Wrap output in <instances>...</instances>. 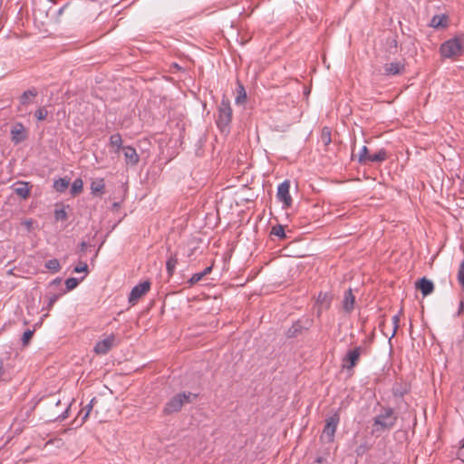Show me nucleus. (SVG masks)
<instances>
[{"label":"nucleus","instance_id":"32","mask_svg":"<svg viewBox=\"0 0 464 464\" xmlns=\"http://www.w3.org/2000/svg\"><path fill=\"white\" fill-rule=\"evenodd\" d=\"M85 273V276L88 274V265L85 262L80 261L77 266L73 268V273Z\"/></svg>","mask_w":464,"mask_h":464},{"label":"nucleus","instance_id":"31","mask_svg":"<svg viewBox=\"0 0 464 464\" xmlns=\"http://www.w3.org/2000/svg\"><path fill=\"white\" fill-rule=\"evenodd\" d=\"M34 335V331L33 330H26L24 334H23V336H22V343H23V346H27L29 344V343L31 342V339Z\"/></svg>","mask_w":464,"mask_h":464},{"label":"nucleus","instance_id":"40","mask_svg":"<svg viewBox=\"0 0 464 464\" xmlns=\"http://www.w3.org/2000/svg\"><path fill=\"white\" fill-rule=\"evenodd\" d=\"M48 299V304H47V307L50 308L51 306H53L54 304V303L56 302L57 300V295L55 294L50 295L47 297Z\"/></svg>","mask_w":464,"mask_h":464},{"label":"nucleus","instance_id":"23","mask_svg":"<svg viewBox=\"0 0 464 464\" xmlns=\"http://www.w3.org/2000/svg\"><path fill=\"white\" fill-rule=\"evenodd\" d=\"M177 264H178L177 256L171 255L166 262V268H167L169 276H173Z\"/></svg>","mask_w":464,"mask_h":464},{"label":"nucleus","instance_id":"22","mask_svg":"<svg viewBox=\"0 0 464 464\" xmlns=\"http://www.w3.org/2000/svg\"><path fill=\"white\" fill-rule=\"evenodd\" d=\"M110 145L115 147V152L118 153L120 150H122V138L120 133L112 134L110 138Z\"/></svg>","mask_w":464,"mask_h":464},{"label":"nucleus","instance_id":"28","mask_svg":"<svg viewBox=\"0 0 464 464\" xmlns=\"http://www.w3.org/2000/svg\"><path fill=\"white\" fill-rule=\"evenodd\" d=\"M246 100V93L244 86L238 82L237 95L236 97V103H243Z\"/></svg>","mask_w":464,"mask_h":464},{"label":"nucleus","instance_id":"35","mask_svg":"<svg viewBox=\"0 0 464 464\" xmlns=\"http://www.w3.org/2000/svg\"><path fill=\"white\" fill-rule=\"evenodd\" d=\"M47 113V110L42 107L35 111L34 116L38 121H43L46 118Z\"/></svg>","mask_w":464,"mask_h":464},{"label":"nucleus","instance_id":"53","mask_svg":"<svg viewBox=\"0 0 464 464\" xmlns=\"http://www.w3.org/2000/svg\"><path fill=\"white\" fill-rule=\"evenodd\" d=\"M56 284H58V278L53 279V280L51 282V285H56Z\"/></svg>","mask_w":464,"mask_h":464},{"label":"nucleus","instance_id":"10","mask_svg":"<svg viewBox=\"0 0 464 464\" xmlns=\"http://www.w3.org/2000/svg\"><path fill=\"white\" fill-rule=\"evenodd\" d=\"M116 337L111 334L105 339L98 342L94 346V352L97 354H106L113 346L116 345Z\"/></svg>","mask_w":464,"mask_h":464},{"label":"nucleus","instance_id":"26","mask_svg":"<svg viewBox=\"0 0 464 464\" xmlns=\"http://www.w3.org/2000/svg\"><path fill=\"white\" fill-rule=\"evenodd\" d=\"M271 236H276L279 237L280 239H285L286 237V235L285 233V227L282 225H276L272 227L270 231Z\"/></svg>","mask_w":464,"mask_h":464},{"label":"nucleus","instance_id":"34","mask_svg":"<svg viewBox=\"0 0 464 464\" xmlns=\"http://www.w3.org/2000/svg\"><path fill=\"white\" fill-rule=\"evenodd\" d=\"M458 281L461 285L462 289L464 290V260L460 263L459 267Z\"/></svg>","mask_w":464,"mask_h":464},{"label":"nucleus","instance_id":"13","mask_svg":"<svg viewBox=\"0 0 464 464\" xmlns=\"http://www.w3.org/2000/svg\"><path fill=\"white\" fill-rule=\"evenodd\" d=\"M125 162L130 166H136L139 163L140 157L136 151V150L131 146H124L122 147Z\"/></svg>","mask_w":464,"mask_h":464},{"label":"nucleus","instance_id":"47","mask_svg":"<svg viewBox=\"0 0 464 464\" xmlns=\"http://www.w3.org/2000/svg\"><path fill=\"white\" fill-rule=\"evenodd\" d=\"M70 5V3L67 2L66 4H64L62 7H60V11H59V14L60 15L63 13V11Z\"/></svg>","mask_w":464,"mask_h":464},{"label":"nucleus","instance_id":"42","mask_svg":"<svg viewBox=\"0 0 464 464\" xmlns=\"http://www.w3.org/2000/svg\"><path fill=\"white\" fill-rule=\"evenodd\" d=\"M70 410H71V404H69L67 409L62 414H60V421L64 420L65 419H67L69 417Z\"/></svg>","mask_w":464,"mask_h":464},{"label":"nucleus","instance_id":"4","mask_svg":"<svg viewBox=\"0 0 464 464\" xmlns=\"http://www.w3.org/2000/svg\"><path fill=\"white\" fill-rule=\"evenodd\" d=\"M440 53L445 58H455L462 54V43L459 38L446 41L440 46Z\"/></svg>","mask_w":464,"mask_h":464},{"label":"nucleus","instance_id":"27","mask_svg":"<svg viewBox=\"0 0 464 464\" xmlns=\"http://www.w3.org/2000/svg\"><path fill=\"white\" fill-rule=\"evenodd\" d=\"M82 186H83L82 180L81 179H76L72 184L71 194L72 196H76V195L80 194L82 190Z\"/></svg>","mask_w":464,"mask_h":464},{"label":"nucleus","instance_id":"5","mask_svg":"<svg viewBox=\"0 0 464 464\" xmlns=\"http://www.w3.org/2000/svg\"><path fill=\"white\" fill-rule=\"evenodd\" d=\"M340 421L339 413L336 411L325 420V425L321 435V440L333 442Z\"/></svg>","mask_w":464,"mask_h":464},{"label":"nucleus","instance_id":"12","mask_svg":"<svg viewBox=\"0 0 464 464\" xmlns=\"http://www.w3.org/2000/svg\"><path fill=\"white\" fill-rule=\"evenodd\" d=\"M404 71L405 64L402 62H392L383 65V74L387 76L401 74Z\"/></svg>","mask_w":464,"mask_h":464},{"label":"nucleus","instance_id":"37","mask_svg":"<svg viewBox=\"0 0 464 464\" xmlns=\"http://www.w3.org/2000/svg\"><path fill=\"white\" fill-rule=\"evenodd\" d=\"M46 267L48 269L54 270V271L58 270V260L57 259L49 260L46 263Z\"/></svg>","mask_w":464,"mask_h":464},{"label":"nucleus","instance_id":"49","mask_svg":"<svg viewBox=\"0 0 464 464\" xmlns=\"http://www.w3.org/2000/svg\"><path fill=\"white\" fill-rule=\"evenodd\" d=\"M58 186H59L58 179H54L53 180V188L58 190Z\"/></svg>","mask_w":464,"mask_h":464},{"label":"nucleus","instance_id":"29","mask_svg":"<svg viewBox=\"0 0 464 464\" xmlns=\"http://www.w3.org/2000/svg\"><path fill=\"white\" fill-rule=\"evenodd\" d=\"M91 189H92V194H94V195L98 194V193H102L103 189H104L103 180L101 179L98 181H93L91 185Z\"/></svg>","mask_w":464,"mask_h":464},{"label":"nucleus","instance_id":"51","mask_svg":"<svg viewBox=\"0 0 464 464\" xmlns=\"http://www.w3.org/2000/svg\"><path fill=\"white\" fill-rule=\"evenodd\" d=\"M53 215H54L55 219H58V208H54Z\"/></svg>","mask_w":464,"mask_h":464},{"label":"nucleus","instance_id":"30","mask_svg":"<svg viewBox=\"0 0 464 464\" xmlns=\"http://www.w3.org/2000/svg\"><path fill=\"white\" fill-rule=\"evenodd\" d=\"M401 314V310L400 311L399 314H397L392 316L393 330H392V334L390 336V339H392L396 334V333L398 331Z\"/></svg>","mask_w":464,"mask_h":464},{"label":"nucleus","instance_id":"54","mask_svg":"<svg viewBox=\"0 0 464 464\" xmlns=\"http://www.w3.org/2000/svg\"><path fill=\"white\" fill-rule=\"evenodd\" d=\"M3 374V363L0 362V376Z\"/></svg>","mask_w":464,"mask_h":464},{"label":"nucleus","instance_id":"8","mask_svg":"<svg viewBox=\"0 0 464 464\" xmlns=\"http://www.w3.org/2000/svg\"><path fill=\"white\" fill-rule=\"evenodd\" d=\"M362 351V349L361 346L349 350L343 359V368L347 370L353 369L360 360Z\"/></svg>","mask_w":464,"mask_h":464},{"label":"nucleus","instance_id":"41","mask_svg":"<svg viewBox=\"0 0 464 464\" xmlns=\"http://www.w3.org/2000/svg\"><path fill=\"white\" fill-rule=\"evenodd\" d=\"M458 458L464 462V440H462V444L458 451Z\"/></svg>","mask_w":464,"mask_h":464},{"label":"nucleus","instance_id":"16","mask_svg":"<svg viewBox=\"0 0 464 464\" xmlns=\"http://www.w3.org/2000/svg\"><path fill=\"white\" fill-rule=\"evenodd\" d=\"M30 188L28 182L18 181L13 186L14 192L20 198L26 199L30 195Z\"/></svg>","mask_w":464,"mask_h":464},{"label":"nucleus","instance_id":"7","mask_svg":"<svg viewBox=\"0 0 464 464\" xmlns=\"http://www.w3.org/2000/svg\"><path fill=\"white\" fill-rule=\"evenodd\" d=\"M312 324L308 319H299L295 322L286 332L287 338H295L301 335L304 331H307Z\"/></svg>","mask_w":464,"mask_h":464},{"label":"nucleus","instance_id":"38","mask_svg":"<svg viewBox=\"0 0 464 464\" xmlns=\"http://www.w3.org/2000/svg\"><path fill=\"white\" fill-rule=\"evenodd\" d=\"M21 225L27 230L30 231L33 228L34 220L33 219H26L24 220Z\"/></svg>","mask_w":464,"mask_h":464},{"label":"nucleus","instance_id":"6","mask_svg":"<svg viewBox=\"0 0 464 464\" xmlns=\"http://www.w3.org/2000/svg\"><path fill=\"white\" fill-rule=\"evenodd\" d=\"M290 189V181L285 180L282 182L277 188L276 197L279 201L283 203L284 208H288L291 207L293 199L289 192Z\"/></svg>","mask_w":464,"mask_h":464},{"label":"nucleus","instance_id":"9","mask_svg":"<svg viewBox=\"0 0 464 464\" xmlns=\"http://www.w3.org/2000/svg\"><path fill=\"white\" fill-rule=\"evenodd\" d=\"M150 289V282L144 281L135 285L129 295V303L134 304L141 296Z\"/></svg>","mask_w":464,"mask_h":464},{"label":"nucleus","instance_id":"3","mask_svg":"<svg viewBox=\"0 0 464 464\" xmlns=\"http://www.w3.org/2000/svg\"><path fill=\"white\" fill-rule=\"evenodd\" d=\"M232 121V109L230 106V102L228 99L223 98L219 107H218V115L217 119V125L221 130H224Z\"/></svg>","mask_w":464,"mask_h":464},{"label":"nucleus","instance_id":"36","mask_svg":"<svg viewBox=\"0 0 464 464\" xmlns=\"http://www.w3.org/2000/svg\"><path fill=\"white\" fill-rule=\"evenodd\" d=\"M369 450H370V447L365 442L363 444L359 445L356 448L355 452H356L357 456H363L364 454H366L368 452Z\"/></svg>","mask_w":464,"mask_h":464},{"label":"nucleus","instance_id":"24","mask_svg":"<svg viewBox=\"0 0 464 464\" xmlns=\"http://www.w3.org/2000/svg\"><path fill=\"white\" fill-rule=\"evenodd\" d=\"M320 139L322 143L325 146H328L332 142L331 129L329 127H324L322 129Z\"/></svg>","mask_w":464,"mask_h":464},{"label":"nucleus","instance_id":"17","mask_svg":"<svg viewBox=\"0 0 464 464\" xmlns=\"http://www.w3.org/2000/svg\"><path fill=\"white\" fill-rule=\"evenodd\" d=\"M355 304V296L353 294L352 289H348L345 291L343 300V310L350 314Z\"/></svg>","mask_w":464,"mask_h":464},{"label":"nucleus","instance_id":"20","mask_svg":"<svg viewBox=\"0 0 464 464\" xmlns=\"http://www.w3.org/2000/svg\"><path fill=\"white\" fill-rule=\"evenodd\" d=\"M97 402V399L94 397L91 400V401L86 405L85 407V411L86 412L84 413V415L82 417L81 420H78L77 418H75L73 420V423L76 424V427H79V426H82L83 424V422L86 420V419L88 418L90 412L92 411L94 404Z\"/></svg>","mask_w":464,"mask_h":464},{"label":"nucleus","instance_id":"25","mask_svg":"<svg viewBox=\"0 0 464 464\" xmlns=\"http://www.w3.org/2000/svg\"><path fill=\"white\" fill-rule=\"evenodd\" d=\"M369 150L366 146H363L358 155V161L360 164L366 165L368 164V160L370 158Z\"/></svg>","mask_w":464,"mask_h":464},{"label":"nucleus","instance_id":"2","mask_svg":"<svg viewBox=\"0 0 464 464\" xmlns=\"http://www.w3.org/2000/svg\"><path fill=\"white\" fill-rule=\"evenodd\" d=\"M197 394L192 392H180L173 396L165 405L163 412L167 415L179 412L185 404L192 402Z\"/></svg>","mask_w":464,"mask_h":464},{"label":"nucleus","instance_id":"44","mask_svg":"<svg viewBox=\"0 0 464 464\" xmlns=\"http://www.w3.org/2000/svg\"><path fill=\"white\" fill-rule=\"evenodd\" d=\"M211 271H212V266H209L202 271V274L204 276H206L207 275L210 274Z\"/></svg>","mask_w":464,"mask_h":464},{"label":"nucleus","instance_id":"43","mask_svg":"<svg viewBox=\"0 0 464 464\" xmlns=\"http://www.w3.org/2000/svg\"><path fill=\"white\" fill-rule=\"evenodd\" d=\"M392 48H393L395 50L397 48V41L393 38L391 39V41H390V49H392Z\"/></svg>","mask_w":464,"mask_h":464},{"label":"nucleus","instance_id":"1","mask_svg":"<svg viewBox=\"0 0 464 464\" xmlns=\"http://www.w3.org/2000/svg\"><path fill=\"white\" fill-rule=\"evenodd\" d=\"M397 415L393 409L387 407L382 408V411L373 419L374 431H383L392 430L397 421Z\"/></svg>","mask_w":464,"mask_h":464},{"label":"nucleus","instance_id":"15","mask_svg":"<svg viewBox=\"0 0 464 464\" xmlns=\"http://www.w3.org/2000/svg\"><path fill=\"white\" fill-rule=\"evenodd\" d=\"M38 92L35 88H31L23 92V94L19 98L20 106L18 107L19 111H22V107L27 106L34 102V98L37 96Z\"/></svg>","mask_w":464,"mask_h":464},{"label":"nucleus","instance_id":"21","mask_svg":"<svg viewBox=\"0 0 464 464\" xmlns=\"http://www.w3.org/2000/svg\"><path fill=\"white\" fill-rule=\"evenodd\" d=\"M85 278V276H82L81 277H70L65 280V290L63 293L70 292L73 289H75L78 285Z\"/></svg>","mask_w":464,"mask_h":464},{"label":"nucleus","instance_id":"52","mask_svg":"<svg viewBox=\"0 0 464 464\" xmlns=\"http://www.w3.org/2000/svg\"><path fill=\"white\" fill-rule=\"evenodd\" d=\"M323 461H324V458H323V457H318V458L316 459V462H317V463H323Z\"/></svg>","mask_w":464,"mask_h":464},{"label":"nucleus","instance_id":"39","mask_svg":"<svg viewBox=\"0 0 464 464\" xmlns=\"http://www.w3.org/2000/svg\"><path fill=\"white\" fill-rule=\"evenodd\" d=\"M69 187V180L63 178H60V192L66 189Z\"/></svg>","mask_w":464,"mask_h":464},{"label":"nucleus","instance_id":"33","mask_svg":"<svg viewBox=\"0 0 464 464\" xmlns=\"http://www.w3.org/2000/svg\"><path fill=\"white\" fill-rule=\"evenodd\" d=\"M205 276H203L202 272L194 274L188 280V284L189 285H194L197 283H198L200 280H202Z\"/></svg>","mask_w":464,"mask_h":464},{"label":"nucleus","instance_id":"46","mask_svg":"<svg viewBox=\"0 0 464 464\" xmlns=\"http://www.w3.org/2000/svg\"><path fill=\"white\" fill-rule=\"evenodd\" d=\"M463 312H464V303H463V302H460L459 308V310H458L457 314H458V315H460Z\"/></svg>","mask_w":464,"mask_h":464},{"label":"nucleus","instance_id":"11","mask_svg":"<svg viewBox=\"0 0 464 464\" xmlns=\"http://www.w3.org/2000/svg\"><path fill=\"white\" fill-rule=\"evenodd\" d=\"M11 140L14 144L21 143L27 138V131L21 122H15L11 128Z\"/></svg>","mask_w":464,"mask_h":464},{"label":"nucleus","instance_id":"45","mask_svg":"<svg viewBox=\"0 0 464 464\" xmlns=\"http://www.w3.org/2000/svg\"><path fill=\"white\" fill-rule=\"evenodd\" d=\"M66 218V212L64 209L60 208V220H63Z\"/></svg>","mask_w":464,"mask_h":464},{"label":"nucleus","instance_id":"19","mask_svg":"<svg viewBox=\"0 0 464 464\" xmlns=\"http://www.w3.org/2000/svg\"><path fill=\"white\" fill-rule=\"evenodd\" d=\"M448 24V17L444 14L434 15L430 23V25L434 28H445Z\"/></svg>","mask_w":464,"mask_h":464},{"label":"nucleus","instance_id":"14","mask_svg":"<svg viewBox=\"0 0 464 464\" xmlns=\"http://www.w3.org/2000/svg\"><path fill=\"white\" fill-rule=\"evenodd\" d=\"M415 287L421 292L423 296H427L434 291V285L432 281L426 277L419 279L415 283Z\"/></svg>","mask_w":464,"mask_h":464},{"label":"nucleus","instance_id":"50","mask_svg":"<svg viewBox=\"0 0 464 464\" xmlns=\"http://www.w3.org/2000/svg\"><path fill=\"white\" fill-rule=\"evenodd\" d=\"M86 247H87V244H86L85 242H82V243L81 244V249H82V251H84Z\"/></svg>","mask_w":464,"mask_h":464},{"label":"nucleus","instance_id":"18","mask_svg":"<svg viewBox=\"0 0 464 464\" xmlns=\"http://www.w3.org/2000/svg\"><path fill=\"white\" fill-rule=\"evenodd\" d=\"M388 159V152L385 149H381L377 152L371 154L368 160V164L370 163H382Z\"/></svg>","mask_w":464,"mask_h":464},{"label":"nucleus","instance_id":"48","mask_svg":"<svg viewBox=\"0 0 464 464\" xmlns=\"http://www.w3.org/2000/svg\"><path fill=\"white\" fill-rule=\"evenodd\" d=\"M325 297H326V294L323 295L322 293H320L318 295L317 301L323 303Z\"/></svg>","mask_w":464,"mask_h":464}]
</instances>
